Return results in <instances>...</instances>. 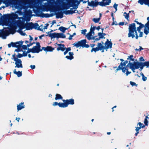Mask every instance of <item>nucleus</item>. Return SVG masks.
<instances>
[{"instance_id": "f257e3e1", "label": "nucleus", "mask_w": 149, "mask_h": 149, "mask_svg": "<svg viewBox=\"0 0 149 149\" xmlns=\"http://www.w3.org/2000/svg\"><path fill=\"white\" fill-rule=\"evenodd\" d=\"M17 17L16 14H3L0 18V22L2 25L8 26L9 30L12 34H14L16 31L17 27L15 20Z\"/></svg>"}, {"instance_id": "f03ea898", "label": "nucleus", "mask_w": 149, "mask_h": 149, "mask_svg": "<svg viewBox=\"0 0 149 149\" xmlns=\"http://www.w3.org/2000/svg\"><path fill=\"white\" fill-rule=\"evenodd\" d=\"M129 33L128 34V37H132L133 38L135 37L136 39H138L139 36H138L137 32L136 30V26L135 23H133L130 24L128 28Z\"/></svg>"}, {"instance_id": "7ed1b4c3", "label": "nucleus", "mask_w": 149, "mask_h": 149, "mask_svg": "<svg viewBox=\"0 0 149 149\" xmlns=\"http://www.w3.org/2000/svg\"><path fill=\"white\" fill-rule=\"evenodd\" d=\"M86 39L82 40L77 42H74L73 45L74 46L76 47L77 48L79 47H82V48H88L89 47V45L88 44H86Z\"/></svg>"}, {"instance_id": "20e7f679", "label": "nucleus", "mask_w": 149, "mask_h": 149, "mask_svg": "<svg viewBox=\"0 0 149 149\" xmlns=\"http://www.w3.org/2000/svg\"><path fill=\"white\" fill-rule=\"evenodd\" d=\"M63 108L66 107H68V105H73L74 103V100L72 98L70 99H67L66 100H63Z\"/></svg>"}, {"instance_id": "39448f33", "label": "nucleus", "mask_w": 149, "mask_h": 149, "mask_svg": "<svg viewBox=\"0 0 149 149\" xmlns=\"http://www.w3.org/2000/svg\"><path fill=\"white\" fill-rule=\"evenodd\" d=\"M29 30H31L33 29H37L38 30H41V29H40V27L39 26L38 24L37 23L34 24L32 22H29Z\"/></svg>"}, {"instance_id": "423d86ee", "label": "nucleus", "mask_w": 149, "mask_h": 149, "mask_svg": "<svg viewBox=\"0 0 149 149\" xmlns=\"http://www.w3.org/2000/svg\"><path fill=\"white\" fill-rule=\"evenodd\" d=\"M30 0H19V3L22 7L24 9L27 8L26 5L29 4Z\"/></svg>"}, {"instance_id": "0eeeda50", "label": "nucleus", "mask_w": 149, "mask_h": 149, "mask_svg": "<svg viewBox=\"0 0 149 149\" xmlns=\"http://www.w3.org/2000/svg\"><path fill=\"white\" fill-rule=\"evenodd\" d=\"M104 46V49H111L112 47V43L111 42L109 41L108 39H107L105 42Z\"/></svg>"}, {"instance_id": "6e6552de", "label": "nucleus", "mask_w": 149, "mask_h": 149, "mask_svg": "<svg viewBox=\"0 0 149 149\" xmlns=\"http://www.w3.org/2000/svg\"><path fill=\"white\" fill-rule=\"evenodd\" d=\"M8 30H0V36L2 37L3 38H6V36L8 35Z\"/></svg>"}, {"instance_id": "1a4fd4ad", "label": "nucleus", "mask_w": 149, "mask_h": 149, "mask_svg": "<svg viewBox=\"0 0 149 149\" xmlns=\"http://www.w3.org/2000/svg\"><path fill=\"white\" fill-rule=\"evenodd\" d=\"M19 30H22L25 28H26V30H29V23H27L26 24H24V23L21 24L19 26Z\"/></svg>"}, {"instance_id": "9d476101", "label": "nucleus", "mask_w": 149, "mask_h": 149, "mask_svg": "<svg viewBox=\"0 0 149 149\" xmlns=\"http://www.w3.org/2000/svg\"><path fill=\"white\" fill-rule=\"evenodd\" d=\"M14 0H3V3L6 5V7L9 6L13 4Z\"/></svg>"}, {"instance_id": "9b49d317", "label": "nucleus", "mask_w": 149, "mask_h": 149, "mask_svg": "<svg viewBox=\"0 0 149 149\" xmlns=\"http://www.w3.org/2000/svg\"><path fill=\"white\" fill-rule=\"evenodd\" d=\"M57 44L59 46V47L57 48V50L58 51L61 50L62 52H63L65 51L66 49V47L64 45L61 44H58L57 43Z\"/></svg>"}, {"instance_id": "f8f14e48", "label": "nucleus", "mask_w": 149, "mask_h": 149, "mask_svg": "<svg viewBox=\"0 0 149 149\" xmlns=\"http://www.w3.org/2000/svg\"><path fill=\"white\" fill-rule=\"evenodd\" d=\"M55 30H51L50 31L48 32L47 33H48V35L52 39V38H58V33H56L54 32L53 33H49L50 32L53 31H54Z\"/></svg>"}, {"instance_id": "ddd939ff", "label": "nucleus", "mask_w": 149, "mask_h": 149, "mask_svg": "<svg viewBox=\"0 0 149 149\" xmlns=\"http://www.w3.org/2000/svg\"><path fill=\"white\" fill-rule=\"evenodd\" d=\"M133 56L132 55H131L128 56V57L127 59V60H129V63L127 65H130V63H133V62H136V60H135L133 58Z\"/></svg>"}, {"instance_id": "4468645a", "label": "nucleus", "mask_w": 149, "mask_h": 149, "mask_svg": "<svg viewBox=\"0 0 149 149\" xmlns=\"http://www.w3.org/2000/svg\"><path fill=\"white\" fill-rule=\"evenodd\" d=\"M138 2L141 5L144 4L146 5L149 6V0H139Z\"/></svg>"}, {"instance_id": "2eb2a0df", "label": "nucleus", "mask_w": 149, "mask_h": 149, "mask_svg": "<svg viewBox=\"0 0 149 149\" xmlns=\"http://www.w3.org/2000/svg\"><path fill=\"white\" fill-rule=\"evenodd\" d=\"M23 42V41H20L15 42H11V45L13 47H16L18 45H19L20 43V44H22Z\"/></svg>"}, {"instance_id": "dca6fc26", "label": "nucleus", "mask_w": 149, "mask_h": 149, "mask_svg": "<svg viewBox=\"0 0 149 149\" xmlns=\"http://www.w3.org/2000/svg\"><path fill=\"white\" fill-rule=\"evenodd\" d=\"M137 19H136L134 21V22H135L137 24L139 25V27L136 28V29H137L138 30H139L140 29H141L144 27V25L141 23L139 22L138 21H136V20Z\"/></svg>"}, {"instance_id": "f3484780", "label": "nucleus", "mask_w": 149, "mask_h": 149, "mask_svg": "<svg viewBox=\"0 0 149 149\" xmlns=\"http://www.w3.org/2000/svg\"><path fill=\"white\" fill-rule=\"evenodd\" d=\"M39 9L42 11H47V2L44 5H42L39 7Z\"/></svg>"}, {"instance_id": "a211bd4d", "label": "nucleus", "mask_w": 149, "mask_h": 149, "mask_svg": "<svg viewBox=\"0 0 149 149\" xmlns=\"http://www.w3.org/2000/svg\"><path fill=\"white\" fill-rule=\"evenodd\" d=\"M17 110L18 111L24 108L25 107V105H24V103L21 102L19 104L17 105Z\"/></svg>"}, {"instance_id": "6ab92c4d", "label": "nucleus", "mask_w": 149, "mask_h": 149, "mask_svg": "<svg viewBox=\"0 0 149 149\" xmlns=\"http://www.w3.org/2000/svg\"><path fill=\"white\" fill-rule=\"evenodd\" d=\"M136 62H133V63H130V65H145V62H139L136 60Z\"/></svg>"}, {"instance_id": "aec40b11", "label": "nucleus", "mask_w": 149, "mask_h": 149, "mask_svg": "<svg viewBox=\"0 0 149 149\" xmlns=\"http://www.w3.org/2000/svg\"><path fill=\"white\" fill-rule=\"evenodd\" d=\"M33 50V53H38L40 51H42V49H41L36 46H34L32 48Z\"/></svg>"}, {"instance_id": "412c9836", "label": "nucleus", "mask_w": 149, "mask_h": 149, "mask_svg": "<svg viewBox=\"0 0 149 149\" xmlns=\"http://www.w3.org/2000/svg\"><path fill=\"white\" fill-rule=\"evenodd\" d=\"M52 105L54 107L58 105L60 107L63 108V103H58L57 102H55L53 103Z\"/></svg>"}, {"instance_id": "4be33fe9", "label": "nucleus", "mask_w": 149, "mask_h": 149, "mask_svg": "<svg viewBox=\"0 0 149 149\" xmlns=\"http://www.w3.org/2000/svg\"><path fill=\"white\" fill-rule=\"evenodd\" d=\"M73 8H71L70 9V10H68L66 11L64 13L66 15L68 14H72L73 13H75V11L76 10H72Z\"/></svg>"}, {"instance_id": "5701e85b", "label": "nucleus", "mask_w": 149, "mask_h": 149, "mask_svg": "<svg viewBox=\"0 0 149 149\" xmlns=\"http://www.w3.org/2000/svg\"><path fill=\"white\" fill-rule=\"evenodd\" d=\"M101 42L102 43L99 42L97 43V47L99 50H101L102 49H104V46L102 45L103 42L102 41Z\"/></svg>"}, {"instance_id": "b1692460", "label": "nucleus", "mask_w": 149, "mask_h": 149, "mask_svg": "<svg viewBox=\"0 0 149 149\" xmlns=\"http://www.w3.org/2000/svg\"><path fill=\"white\" fill-rule=\"evenodd\" d=\"M69 56H65V58H66L67 59L71 60L74 58V57L73 56V55H74V53L73 52H69Z\"/></svg>"}, {"instance_id": "393cba45", "label": "nucleus", "mask_w": 149, "mask_h": 149, "mask_svg": "<svg viewBox=\"0 0 149 149\" xmlns=\"http://www.w3.org/2000/svg\"><path fill=\"white\" fill-rule=\"evenodd\" d=\"M14 61H15L16 65H22V61L20 59H18L17 58H14Z\"/></svg>"}, {"instance_id": "a878e982", "label": "nucleus", "mask_w": 149, "mask_h": 149, "mask_svg": "<svg viewBox=\"0 0 149 149\" xmlns=\"http://www.w3.org/2000/svg\"><path fill=\"white\" fill-rule=\"evenodd\" d=\"M104 2L102 1L99 2V5L102 6H105L106 5H109L110 3L108 1L105 2Z\"/></svg>"}, {"instance_id": "bb28decb", "label": "nucleus", "mask_w": 149, "mask_h": 149, "mask_svg": "<svg viewBox=\"0 0 149 149\" xmlns=\"http://www.w3.org/2000/svg\"><path fill=\"white\" fill-rule=\"evenodd\" d=\"M56 18H61L63 17V12L60 11L56 13Z\"/></svg>"}, {"instance_id": "cd10ccee", "label": "nucleus", "mask_w": 149, "mask_h": 149, "mask_svg": "<svg viewBox=\"0 0 149 149\" xmlns=\"http://www.w3.org/2000/svg\"><path fill=\"white\" fill-rule=\"evenodd\" d=\"M98 35L99 37L96 38V40H99L100 39H104L105 38L104 36H103V35L102 34V33L99 32L98 33Z\"/></svg>"}, {"instance_id": "c85d7f7f", "label": "nucleus", "mask_w": 149, "mask_h": 149, "mask_svg": "<svg viewBox=\"0 0 149 149\" xmlns=\"http://www.w3.org/2000/svg\"><path fill=\"white\" fill-rule=\"evenodd\" d=\"M72 5L70 4V3L69 2H68V4L66 3H64L63 4V7L64 9H68L70 7H72Z\"/></svg>"}, {"instance_id": "c756f323", "label": "nucleus", "mask_w": 149, "mask_h": 149, "mask_svg": "<svg viewBox=\"0 0 149 149\" xmlns=\"http://www.w3.org/2000/svg\"><path fill=\"white\" fill-rule=\"evenodd\" d=\"M22 44H19V45H18L16 47L17 48V49H16L14 51L17 52H19L21 51H23L22 50V49L21 48L22 47Z\"/></svg>"}, {"instance_id": "7c9ffc66", "label": "nucleus", "mask_w": 149, "mask_h": 149, "mask_svg": "<svg viewBox=\"0 0 149 149\" xmlns=\"http://www.w3.org/2000/svg\"><path fill=\"white\" fill-rule=\"evenodd\" d=\"M63 97L60 95L58 94H56L55 95V100H62Z\"/></svg>"}, {"instance_id": "2f4dec72", "label": "nucleus", "mask_w": 149, "mask_h": 149, "mask_svg": "<svg viewBox=\"0 0 149 149\" xmlns=\"http://www.w3.org/2000/svg\"><path fill=\"white\" fill-rule=\"evenodd\" d=\"M14 73L16 74L18 77H20L22 76V72L20 71L17 72L16 69H15L13 71Z\"/></svg>"}, {"instance_id": "473e14b6", "label": "nucleus", "mask_w": 149, "mask_h": 149, "mask_svg": "<svg viewBox=\"0 0 149 149\" xmlns=\"http://www.w3.org/2000/svg\"><path fill=\"white\" fill-rule=\"evenodd\" d=\"M65 36L64 34H63V33H58V38H65Z\"/></svg>"}, {"instance_id": "72a5a7b5", "label": "nucleus", "mask_w": 149, "mask_h": 149, "mask_svg": "<svg viewBox=\"0 0 149 149\" xmlns=\"http://www.w3.org/2000/svg\"><path fill=\"white\" fill-rule=\"evenodd\" d=\"M68 29V28H66L62 26L60 27L58 29L61 31L63 33H65V30Z\"/></svg>"}, {"instance_id": "f704fd0d", "label": "nucleus", "mask_w": 149, "mask_h": 149, "mask_svg": "<svg viewBox=\"0 0 149 149\" xmlns=\"http://www.w3.org/2000/svg\"><path fill=\"white\" fill-rule=\"evenodd\" d=\"M144 32L146 35H147L149 33V27L145 28L144 29Z\"/></svg>"}, {"instance_id": "c9c22d12", "label": "nucleus", "mask_w": 149, "mask_h": 149, "mask_svg": "<svg viewBox=\"0 0 149 149\" xmlns=\"http://www.w3.org/2000/svg\"><path fill=\"white\" fill-rule=\"evenodd\" d=\"M92 34L93 33H91L90 32H89L88 33H87V35L86 36V37L88 40H90Z\"/></svg>"}, {"instance_id": "e433bc0d", "label": "nucleus", "mask_w": 149, "mask_h": 149, "mask_svg": "<svg viewBox=\"0 0 149 149\" xmlns=\"http://www.w3.org/2000/svg\"><path fill=\"white\" fill-rule=\"evenodd\" d=\"M54 49V48L51 46H47V52H52Z\"/></svg>"}, {"instance_id": "4c0bfd02", "label": "nucleus", "mask_w": 149, "mask_h": 149, "mask_svg": "<svg viewBox=\"0 0 149 149\" xmlns=\"http://www.w3.org/2000/svg\"><path fill=\"white\" fill-rule=\"evenodd\" d=\"M95 28H96L95 26H93V27H91L90 29V31L89 32L93 34V35H94V31L95 30Z\"/></svg>"}, {"instance_id": "58836bf2", "label": "nucleus", "mask_w": 149, "mask_h": 149, "mask_svg": "<svg viewBox=\"0 0 149 149\" xmlns=\"http://www.w3.org/2000/svg\"><path fill=\"white\" fill-rule=\"evenodd\" d=\"M100 17L98 18H93L92 20L95 23H97L99 22L100 20Z\"/></svg>"}, {"instance_id": "ea45409f", "label": "nucleus", "mask_w": 149, "mask_h": 149, "mask_svg": "<svg viewBox=\"0 0 149 149\" xmlns=\"http://www.w3.org/2000/svg\"><path fill=\"white\" fill-rule=\"evenodd\" d=\"M141 29H140L139 30H138L137 29H136V32L138 31V32L139 33V37H141L143 36V32L142 31H141Z\"/></svg>"}, {"instance_id": "a19ab883", "label": "nucleus", "mask_w": 149, "mask_h": 149, "mask_svg": "<svg viewBox=\"0 0 149 149\" xmlns=\"http://www.w3.org/2000/svg\"><path fill=\"white\" fill-rule=\"evenodd\" d=\"M137 125H139V127H140L141 128H143L145 127V125H143V124L141 122L138 123Z\"/></svg>"}, {"instance_id": "79ce46f5", "label": "nucleus", "mask_w": 149, "mask_h": 149, "mask_svg": "<svg viewBox=\"0 0 149 149\" xmlns=\"http://www.w3.org/2000/svg\"><path fill=\"white\" fill-rule=\"evenodd\" d=\"M124 15L125 16V18L128 20L129 17V13H127L126 12H124Z\"/></svg>"}, {"instance_id": "37998d69", "label": "nucleus", "mask_w": 149, "mask_h": 149, "mask_svg": "<svg viewBox=\"0 0 149 149\" xmlns=\"http://www.w3.org/2000/svg\"><path fill=\"white\" fill-rule=\"evenodd\" d=\"M17 31L22 36H24L26 35V33H25L23 32L22 30H18Z\"/></svg>"}, {"instance_id": "c03bdc74", "label": "nucleus", "mask_w": 149, "mask_h": 149, "mask_svg": "<svg viewBox=\"0 0 149 149\" xmlns=\"http://www.w3.org/2000/svg\"><path fill=\"white\" fill-rule=\"evenodd\" d=\"M94 2V1H92L91 2H88V5L90 6L93 7Z\"/></svg>"}, {"instance_id": "a18cd8bd", "label": "nucleus", "mask_w": 149, "mask_h": 149, "mask_svg": "<svg viewBox=\"0 0 149 149\" xmlns=\"http://www.w3.org/2000/svg\"><path fill=\"white\" fill-rule=\"evenodd\" d=\"M98 51L99 50L97 47L96 48H92L91 50V52H92L93 51H94L95 52H96Z\"/></svg>"}, {"instance_id": "49530a36", "label": "nucleus", "mask_w": 149, "mask_h": 149, "mask_svg": "<svg viewBox=\"0 0 149 149\" xmlns=\"http://www.w3.org/2000/svg\"><path fill=\"white\" fill-rule=\"evenodd\" d=\"M128 63V61H123V62H121L120 65H125L126 64Z\"/></svg>"}, {"instance_id": "de8ad7c7", "label": "nucleus", "mask_w": 149, "mask_h": 149, "mask_svg": "<svg viewBox=\"0 0 149 149\" xmlns=\"http://www.w3.org/2000/svg\"><path fill=\"white\" fill-rule=\"evenodd\" d=\"M130 84L132 86H137L138 85L137 84H136L135 83L132 81H130Z\"/></svg>"}, {"instance_id": "09e8293b", "label": "nucleus", "mask_w": 149, "mask_h": 149, "mask_svg": "<svg viewBox=\"0 0 149 149\" xmlns=\"http://www.w3.org/2000/svg\"><path fill=\"white\" fill-rule=\"evenodd\" d=\"M124 66L125 67H123L121 69V70H122V71L124 73L125 72L126 70H127V69H126V68H127V67L126 66Z\"/></svg>"}, {"instance_id": "8fccbe9b", "label": "nucleus", "mask_w": 149, "mask_h": 149, "mask_svg": "<svg viewBox=\"0 0 149 149\" xmlns=\"http://www.w3.org/2000/svg\"><path fill=\"white\" fill-rule=\"evenodd\" d=\"M22 49L24 50H26L27 49V47H28L27 45H22Z\"/></svg>"}, {"instance_id": "3c124183", "label": "nucleus", "mask_w": 149, "mask_h": 149, "mask_svg": "<svg viewBox=\"0 0 149 149\" xmlns=\"http://www.w3.org/2000/svg\"><path fill=\"white\" fill-rule=\"evenodd\" d=\"M27 52L28 53H29L30 52H32V53H33V50L32 48V49H29L28 48L27 49Z\"/></svg>"}, {"instance_id": "603ef678", "label": "nucleus", "mask_w": 149, "mask_h": 149, "mask_svg": "<svg viewBox=\"0 0 149 149\" xmlns=\"http://www.w3.org/2000/svg\"><path fill=\"white\" fill-rule=\"evenodd\" d=\"M96 38H95V37H94V36H93L92 37H91L90 40H93V41H92V42H95V41H98V40H96Z\"/></svg>"}, {"instance_id": "864d4df0", "label": "nucleus", "mask_w": 149, "mask_h": 149, "mask_svg": "<svg viewBox=\"0 0 149 149\" xmlns=\"http://www.w3.org/2000/svg\"><path fill=\"white\" fill-rule=\"evenodd\" d=\"M127 67L130 68L132 70V71L134 72H135L134 70H135V68L134 66H128Z\"/></svg>"}, {"instance_id": "5fc2aeb1", "label": "nucleus", "mask_w": 149, "mask_h": 149, "mask_svg": "<svg viewBox=\"0 0 149 149\" xmlns=\"http://www.w3.org/2000/svg\"><path fill=\"white\" fill-rule=\"evenodd\" d=\"M36 47H37V48H38L40 49L41 46L40 45V43L39 42H37L36 43Z\"/></svg>"}, {"instance_id": "6e6d98bb", "label": "nucleus", "mask_w": 149, "mask_h": 149, "mask_svg": "<svg viewBox=\"0 0 149 149\" xmlns=\"http://www.w3.org/2000/svg\"><path fill=\"white\" fill-rule=\"evenodd\" d=\"M23 56H27V52H26V51H23Z\"/></svg>"}, {"instance_id": "4d7b16f0", "label": "nucleus", "mask_w": 149, "mask_h": 149, "mask_svg": "<svg viewBox=\"0 0 149 149\" xmlns=\"http://www.w3.org/2000/svg\"><path fill=\"white\" fill-rule=\"evenodd\" d=\"M143 49L141 46H140L139 47V49H135V50L136 51H141V50H143Z\"/></svg>"}, {"instance_id": "13d9d810", "label": "nucleus", "mask_w": 149, "mask_h": 149, "mask_svg": "<svg viewBox=\"0 0 149 149\" xmlns=\"http://www.w3.org/2000/svg\"><path fill=\"white\" fill-rule=\"evenodd\" d=\"M144 123L145 125L147 126L148 125V121L146 119H145Z\"/></svg>"}, {"instance_id": "bf43d9fd", "label": "nucleus", "mask_w": 149, "mask_h": 149, "mask_svg": "<svg viewBox=\"0 0 149 149\" xmlns=\"http://www.w3.org/2000/svg\"><path fill=\"white\" fill-rule=\"evenodd\" d=\"M35 43H36V42H30V43L29 44H27V46L28 47H29Z\"/></svg>"}, {"instance_id": "052dcab7", "label": "nucleus", "mask_w": 149, "mask_h": 149, "mask_svg": "<svg viewBox=\"0 0 149 149\" xmlns=\"http://www.w3.org/2000/svg\"><path fill=\"white\" fill-rule=\"evenodd\" d=\"M23 56V54L20 53H18V55L17 56V57L18 58H21Z\"/></svg>"}, {"instance_id": "680f3d73", "label": "nucleus", "mask_w": 149, "mask_h": 149, "mask_svg": "<svg viewBox=\"0 0 149 149\" xmlns=\"http://www.w3.org/2000/svg\"><path fill=\"white\" fill-rule=\"evenodd\" d=\"M145 28L149 27V21H148L144 25Z\"/></svg>"}, {"instance_id": "e2e57ef3", "label": "nucleus", "mask_w": 149, "mask_h": 149, "mask_svg": "<svg viewBox=\"0 0 149 149\" xmlns=\"http://www.w3.org/2000/svg\"><path fill=\"white\" fill-rule=\"evenodd\" d=\"M123 66H118V67L116 70L118 71V70H121Z\"/></svg>"}, {"instance_id": "0e129e2a", "label": "nucleus", "mask_w": 149, "mask_h": 149, "mask_svg": "<svg viewBox=\"0 0 149 149\" xmlns=\"http://www.w3.org/2000/svg\"><path fill=\"white\" fill-rule=\"evenodd\" d=\"M118 6V5L117 4H116V3H115V4L113 5V7L116 9V10H117V7Z\"/></svg>"}, {"instance_id": "69168bd1", "label": "nucleus", "mask_w": 149, "mask_h": 149, "mask_svg": "<svg viewBox=\"0 0 149 149\" xmlns=\"http://www.w3.org/2000/svg\"><path fill=\"white\" fill-rule=\"evenodd\" d=\"M142 79L143 81H145L147 80V77L145 76H143L142 77Z\"/></svg>"}, {"instance_id": "338daca9", "label": "nucleus", "mask_w": 149, "mask_h": 149, "mask_svg": "<svg viewBox=\"0 0 149 149\" xmlns=\"http://www.w3.org/2000/svg\"><path fill=\"white\" fill-rule=\"evenodd\" d=\"M139 61H145L143 57H140L139 58Z\"/></svg>"}, {"instance_id": "774afa93", "label": "nucleus", "mask_w": 149, "mask_h": 149, "mask_svg": "<svg viewBox=\"0 0 149 149\" xmlns=\"http://www.w3.org/2000/svg\"><path fill=\"white\" fill-rule=\"evenodd\" d=\"M86 29H84L82 31L81 33L85 35L86 34Z\"/></svg>"}]
</instances>
